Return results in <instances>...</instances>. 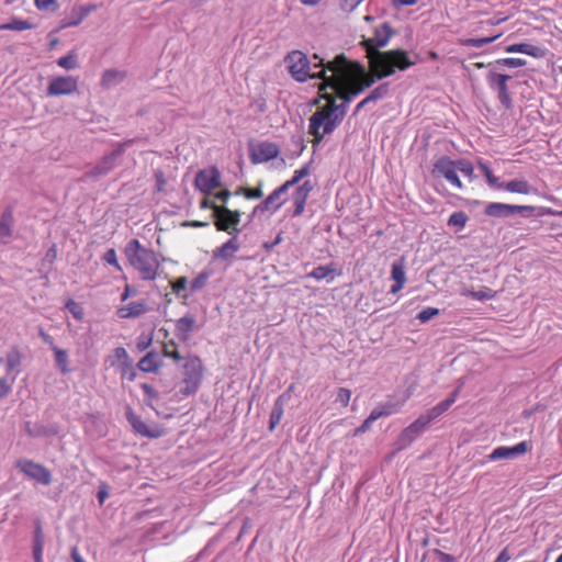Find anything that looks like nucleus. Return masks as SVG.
<instances>
[{"instance_id": "obj_38", "label": "nucleus", "mask_w": 562, "mask_h": 562, "mask_svg": "<svg viewBox=\"0 0 562 562\" xmlns=\"http://www.w3.org/2000/svg\"><path fill=\"white\" fill-rule=\"evenodd\" d=\"M411 394H412L411 392H407L406 396L401 402H396V403L386 402V403L380 404V407L384 412H387V416L395 414V413L400 412V409L404 405V403L411 397Z\"/></svg>"}, {"instance_id": "obj_33", "label": "nucleus", "mask_w": 562, "mask_h": 562, "mask_svg": "<svg viewBox=\"0 0 562 562\" xmlns=\"http://www.w3.org/2000/svg\"><path fill=\"white\" fill-rule=\"evenodd\" d=\"M469 221V216L465 212L459 211L453 212L448 218V226L462 231Z\"/></svg>"}, {"instance_id": "obj_39", "label": "nucleus", "mask_w": 562, "mask_h": 562, "mask_svg": "<svg viewBox=\"0 0 562 562\" xmlns=\"http://www.w3.org/2000/svg\"><path fill=\"white\" fill-rule=\"evenodd\" d=\"M310 173V168L304 166L294 171L291 179L286 180L284 183L291 189L296 186L304 177Z\"/></svg>"}, {"instance_id": "obj_11", "label": "nucleus", "mask_w": 562, "mask_h": 562, "mask_svg": "<svg viewBox=\"0 0 562 562\" xmlns=\"http://www.w3.org/2000/svg\"><path fill=\"white\" fill-rule=\"evenodd\" d=\"M16 468L29 479L35 482L48 485L52 481V474L42 464L35 463L27 459H22L16 462Z\"/></svg>"}, {"instance_id": "obj_59", "label": "nucleus", "mask_w": 562, "mask_h": 562, "mask_svg": "<svg viewBox=\"0 0 562 562\" xmlns=\"http://www.w3.org/2000/svg\"><path fill=\"white\" fill-rule=\"evenodd\" d=\"M372 423H373V422H372V420H370V418H369V417H368V418H366V419H364V422H363L359 427H357V428L355 429V431H353V436H358V435H360V434H363V432L368 431V430L370 429V427H371V424H372Z\"/></svg>"}, {"instance_id": "obj_32", "label": "nucleus", "mask_w": 562, "mask_h": 562, "mask_svg": "<svg viewBox=\"0 0 562 562\" xmlns=\"http://www.w3.org/2000/svg\"><path fill=\"white\" fill-rule=\"evenodd\" d=\"M476 164L480 170L483 172L484 177L486 178L488 186L499 190V186L503 184V182H499V179L493 175V171L491 170L487 162H485L482 159H479Z\"/></svg>"}, {"instance_id": "obj_58", "label": "nucleus", "mask_w": 562, "mask_h": 562, "mask_svg": "<svg viewBox=\"0 0 562 562\" xmlns=\"http://www.w3.org/2000/svg\"><path fill=\"white\" fill-rule=\"evenodd\" d=\"M221 206L222 205H217L214 201H211L209 198H204L200 203L201 209H210L213 211V217L215 216V209Z\"/></svg>"}, {"instance_id": "obj_22", "label": "nucleus", "mask_w": 562, "mask_h": 562, "mask_svg": "<svg viewBox=\"0 0 562 562\" xmlns=\"http://www.w3.org/2000/svg\"><path fill=\"white\" fill-rule=\"evenodd\" d=\"M161 366L162 360L154 350L147 352L137 363V368L145 373H156Z\"/></svg>"}, {"instance_id": "obj_41", "label": "nucleus", "mask_w": 562, "mask_h": 562, "mask_svg": "<svg viewBox=\"0 0 562 562\" xmlns=\"http://www.w3.org/2000/svg\"><path fill=\"white\" fill-rule=\"evenodd\" d=\"M458 168L459 172H461L463 176L468 177L469 179H473L474 167L471 161L467 159H458Z\"/></svg>"}, {"instance_id": "obj_51", "label": "nucleus", "mask_w": 562, "mask_h": 562, "mask_svg": "<svg viewBox=\"0 0 562 562\" xmlns=\"http://www.w3.org/2000/svg\"><path fill=\"white\" fill-rule=\"evenodd\" d=\"M187 285H188V279L186 277H180L175 282H172L171 288H172V291L179 295L181 293V291L187 289Z\"/></svg>"}, {"instance_id": "obj_24", "label": "nucleus", "mask_w": 562, "mask_h": 562, "mask_svg": "<svg viewBox=\"0 0 562 562\" xmlns=\"http://www.w3.org/2000/svg\"><path fill=\"white\" fill-rule=\"evenodd\" d=\"M146 311L147 304L142 300L119 307L116 313L120 318H134L143 315Z\"/></svg>"}, {"instance_id": "obj_27", "label": "nucleus", "mask_w": 562, "mask_h": 562, "mask_svg": "<svg viewBox=\"0 0 562 562\" xmlns=\"http://www.w3.org/2000/svg\"><path fill=\"white\" fill-rule=\"evenodd\" d=\"M499 190L525 195H528L532 192L531 186L524 179H514L508 182H503V184L499 186Z\"/></svg>"}, {"instance_id": "obj_40", "label": "nucleus", "mask_w": 562, "mask_h": 562, "mask_svg": "<svg viewBox=\"0 0 562 562\" xmlns=\"http://www.w3.org/2000/svg\"><path fill=\"white\" fill-rule=\"evenodd\" d=\"M333 272H334V269L330 266H318L313 269V271L308 274V277H311L315 280H323Z\"/></svg>"}, {"instance_id": "obj_17", "label": "nucleus", "mask_w": 562, "mask_h": 562, "mask_svg": "<svg viewBox=\"0 0 562 562\" xmlns=\"http://www.w3.org/2000/svg\"><path fill=\"white\" fill-rule=\"evenodd\" d=\"M313 189V183L307 180L294 190L291 196L292 203L294 205L293 216H300L303 214L306 201Z\"/></svg>"}, {"instance_id": "obj_35", "label": "nucleus", "mask_w": 562, "mask_h": 562, "mask_svg": "<svg viewBox=\"0 0 562 562\" xmlns=\"http://www.w3.org/2000/svg\"><path fill=\"white\" fill-rule=\"evenodd\" d=\"M33 29V24L29 21L21 20V19H12L10 22L1 24L0 31L2 30H10V31H25Z\"/></svg>"}, {"instance_id": "obj_20", "label": "nucleus", "mask_w": 562, "mask_h": 562, "mask_svg": "<svg viewBox=\"0 0 562 562\" xmlns=\"http://www.w3.org/2000/svg\"><path fill=\"white\" fill-rule=\"evenodd\" d=\"M14 216L12 207H7L0 217V241L9 243L13 234Z\"/></svg>"}, {"instance_id": "obj_61", "label": "nucleus", "mask_w": 562, "mask_h": 562, "mask_svg": "<svg viewBox=\"0 0 562 562\" xmlns=\"http://www.w3.org/2000/svg\"><path fill=\"white\" fill-rule=\"evenodd\" d=\"M232 193L229 190L225 189V190H222L220 192H217L214 198L223 203H227L229 198H231Z\"/></svg>"}, {"instance_id": "obj_9", "label": "nucleus", "mask_w": 562, "mask_h": 562, "mask_svg": "<svg viewBox=\"0 0 562 562\" xmlns=\"http://www.w3.org/2000/svg\"><path fill=\"white\" fill-rule=\"evenodd\" d=\"M126 419L131 424L133 430L142 437L157 439L165 435V429L162 427L156 424L148 425L131 407H127L126 409Z\"/></svg>"}, {"instance_id": "obj_8", "label": "nucleus", "mask_w": 562, "mask_h": 562, "mask_svg": "<svg viewBox=\"0 0 562 562\" xmlns=\"http://www.w3.org/2000/svg\"><path fill=\"white\" fill-rule=\"evenodd\" d=\"M241 212L238 210H231L223 205L215 209L214 225L217 231L226 232L228 234L238 233V225L240 223Z\"/></svg>"}, {"instance_id": "obj_57", "label": "nucleus", "mask_w": 562, "mask_h": 562, "mask_svg": "<svg viewBox=\"0 0 562 562\" xmlns=\"http://www.w3.org/2000/svg\"><path fill=\"white\" fill-rule=\"evenodd\" d=\"M386 416H387V412H384L379 405L372 409V412L370 413V415L368 417L370 418V420L375 422L376 419H379L381 417H386Z\"/></svg>"}, {"instance_id": "obj_53", "label": "nucleus", "mask_w": 562, "mask_h": 562, "mask_svg": "<svg viewBox=\"0 0 562 562\" xmlns=\"http://www.w3.org/2000/svg\"><path fill=\"white\" fill-rule=\"evenodd\" d=\"M363 0H340V7L346 12H352Z\"/></svg>"}, {"instance_id": "obj_12", "label": "nucleus", "mask_w": 562, "mask_h": 562, "mask_svg": "<svg viewBox=\"0 0 562 562\" xmlns=\"http://www.w3.org/2000/svg\"><path fill=\"white\" fill-rule=\"evenodd\" d=\"M289 189L290 188L285 183L278 187L261 203H259L255 207L254 212H277L286 202V193Z\"/></svg>"}, {"instance_id": "obj_25", "label": "nucleus", "mask_w": 562, "mask_h": 562, "mask_svg": "<svg viewBox=\"0 0 562 562\" xmlns=\"http://www.w3.org/2000/svg\"><path fill=\"white\" fill-rule=\"evenodd\" d=\"M194 325H195V321L192 316L187 315V316L179 318L176 322V329H175L176 336L180 340L187 341L189 339L190 333L194 328Z\"/></svg>"}, {"instance_id": "obj_46", "label": "nucleus", "mask_w": 562, "mask_h": 562, "mask_svg": "<svg viewBox=\"0 0 562 562\" xmlns=\"http://www.w3.org/2000/svg\"><path fill=\"white\" fill-rule=\"evenodd\" d=\"M387 93H389V86L381 85V86L376 87L374 90H372L370 92V94L368 95V98H369L370 102L376 101L379 99L384 98Z\"/></svg>"}, {"instance_id": "obj_63", "label": "nucleus", "mask_w": 562, "mask_h": 562, "mask_svg": "<svg viewBox=\"0 0 562 562\" xmlns=\"http://www.w3.org/2000/svg\"><path fill=\"white\" fill-rule=\"evenodd\" d=\"M135 293H136V291L130 284H126L124 286V291H123V293L121 295V300L122 301H126L131 296L135 295Z\"/></svg>"}, {"instance_id": "obj_48", "label": "nucleus", "mask_w": 562, "mask_h": 562, "mask_svg": "<svg viewBox=\"0 0 562 562\" xmlns=\"http://www.w3.org/2000/svg\"><path fill=\"white\" fill-rule=\"evenodd\" d=\"M209 279V274L206 272L200 273L192 282H191V290L198 291L205 286Z\"/></svg>"}, {"instance_id": "obj_64", "label": "nucleus", "mask_w": 562, "mask_h": 562, "mask_svg": "<svg viewBox=\"0 0 562 562\" xmlns=\"http://www.w3.org/2000/svg\"><path fill=\"white\" fill-rule=\"evenodd\" d=\"M8 370H12L20 364V358L18 356L8 357Z\"/></svg>"}, {"instance_id": "obj_3", "label": "nucleus", "mask_w": 562, "mask_h": 562, "mask_svg": "<svg viewBox=\"0 0 562 562\" xmlns=\"http://www.w3.org/2000/svg\"><path fill=\"white\" fill-rule=\"evenodd\" d=\"M412 58L409 52L401 48L374 52V55L368 59L369 72L362 68L364 75L370 76L372 83L374 79H383L393 76L396 71H406L417 64L418 55Z\"/></svg>"}, {"instance_id": "obj_56", "label": "nucleus", "mask_w": 562, "mask_h": 562, "mask_svg": "<svg viewBox=\"0 0 562 562\" xmlns=\"http://www.w3.org/2000/svg\"><path fill=\"white\" fill-rule=\"evenodd\" d=\"M434 554L437 555L441 562H458L453 555L446 553L439 549H435Z\"/></svg>"}, {"instance_id": "obj_21", "label": "nucleus", "mask_w": 562, "mask_h": 562, "mask_svg": "<svg viewBox=\"0 0 562 562\" xmlns=\"http://www.w3.org/2000/svg\"><path fill=\"white\" fill-rule=\"evenodd\" d=\"M239 243L238 238L236 236H233L229 238L226 243H224L222 246L217 247L213 251V258L214 259H222V260H232L236 252L239 250Z\"/></svg>"}, {"instance_id": "obj_44", "label": "nucleus", "mask_w": 562, "mask_h": 562, "mask_svg": "<svg viewBox=\"0 0 562 562\" xmlns=\"http://www.w3.org/2000/svg\"><path fill=\"white\" fill-rule=\"evenodd\" d=\"M439 314V310L436 308V307H427L425 310H423L422 312L418 313L417 315V319L420 322V323H427L428 321H430L432 317L437 316Z\"/></svg>"}, {"instance_id": "obj_13", "label": "nucleus", "mask_w": 562, "mask_h": 562, "mask_svg": "<svg viewBox=\"0 0 562 562\" xmlns=\"http://www.w3.org/2000/svg\"><path fill=\"white\" fill-rule=\"evenodd\" d=\"M430 423L426 414L420 415L415 422L402 430L397 439L398 448L403 449L409 446Z\"/></svg>"}, {"instance_id": "obj_6", "label": "nucleus", "mask_w": 562, "mask_h": 562, "mask_svg": "<svg viewBox=\"0 0 562 562\" xmlns=\"http://www.w3.org/2000/svg\"><path fill=\"white\" fill-rule=\"evenodd\" d=\"M458 160H452L447 156H442L434 164L431 173L435 178H443L454 188L462 190L464 188L460 180Z\"/></svg>"}, {"instance_id": "obj_47", "label": "nucleus", "mask_w": 562, "mask_h": 562, "mask_svg": "<svg viewBox=\"0 0 562 562\" xmlns=\"http://www.w3.org/2000/svg\"><path fill=\"white\" fill-rule=\"evenodd\" d=\"M35 5L42 11H55L58 8L56 0H35Z\"/></svg>"}, {"instance_id": "obj_45", "label": "nucleus", "mask_w": 562, "mask_h": 562, "mask_svg": "<svg viewBox=\"0 0 562 562\" xmlns=\"http://www.w3.org/2000/svg\"><path fill=\"white\" fill-rule=\"evenodd\" d=\"M53 350L55 352V359L57 366L60 368L63 372H67L66 363H67V353L64 350H60L57 347H53Z\"/></svg>"}, {"instance_id": "obj_60", "label": "nucleus", "mask_w": 562, "mask_h": 562, "mask_svg": "<svg viewBox=\"0 0 562 562\" xmlns=\"http://www.w3.org/2000/svg\"><path fill=\"white\" fill-rule=\"evenodd\" d=\"M526 44L527 43L512 44V45L507 46L505 50L507 53H521V54H525Z\"/></svg>"}, {"instance_id": "obj_16", "label": "nucleus", "mask_w": 562, "mask_h": 562, "mask_svg": "<svg viewBox=\"0 0 562 562\" xmlns=\"http://www.w3.org/2000/svg\"><path fill=\"white\" fill-rule=\"evenodd\" d=\"M530 450L528 441H521L513 447L501 446L495 448L488 456L490 461H496L501 459H513L517 456L527 453Z\"/></svg>"}, {"instance_id": "obj_4", "label": "nucleus", "mask_w": 562, "mask_h": 562, "mask_svg": "<svg viewBox=\"0 0 562 562\" xmlns=\"http://www.w3.org/2000/svg\"><path fill=\"white\" fill-rule=\"evenodd\" d=\"M124 254L142 280L154 281L157 279L161 261L155 250L144 247L138 239L134 238L126 244Z\"/></svg>"}, {"instance_id": "obj_28", "label": "nucleus", "mask_w": 562, "mask_h": 562, "mask_svg": "<svg viewBox=\"0 0 562 562\" xmlns=\"http://www.w3.org/2000/svg\"><path fill=\"white\" fill-rule=\"evenodd\" d=\"M460 293L463 296H469V297H472L473 300L481 301V302L493 300L497 295V292L492 290L488 286H481V289L476 290V291L469 290V289H462Z\"/></svg>"}, {"instance_id": "obj_49", "label": "nucleus", "mask_w": 562, "mask_h": 562, "mask_svg": "<svg viewBox=\"0 0 562 562\" xmlns=\"http://www.w3.org/2000/svg\"><path fill=\"white\" fill-rule=\"evenodd\" d=\"M350 398H351V391L349 389H346V387H340L337 392V401L342 405V406H348L349 402H350Z\"/></svg>"}, {"instance_id": "obj_5", "label": "nucleus", "mask_w": 562, "mask_h": 562, "mask_svg": "<svg viewBox=\"0 0 562 562\" xmlns=\"http://www.w3.org/2000/svg\"><path fill=\"white\" fill-rule=\"evenodd\" d=\"M394 34L393 29L386 22L380 24L374 29L372 37H363L360 45L366 49L368 59L374 55V52H381L380 48L385 47Z\"/></svg>"}, {"instance_id": "obj_30", "label": "nucleus", "mask_w": 562, "mask_h": 562, "mask_svg": "<svg viewBox=\"0 0 562 562\" xmlns=\"http://www.w3.org/2000/svg\"><path fill=\"white\" fill-rule=\"evenodd\" d=\"M126 77L124 71L110 69L106 70L102 76V86L105 88H111L122 82Z\"/></svg>"}, {"instance_id": "obj_23", "label": "nucleus", "mask_w": 562, "mask_h": 562, "mask_svg": "<svg viewBox=\"0 0 562 562\" xmlns=\"http://www.w3.org/2000/svg\"><path fill=\"white\" fill-rule=\"evenodd\" d=\"M461 386H458L445 401L440 402L436 406L431 407L426 412L427 417L430 419V422L435 420L439 416H441L443 413H446L451 405L457 401L459 393H460Z\"/></svg>"}, {"instance_id": "obj_43", "label": "nucleus", "mask_w": 562, "mask_h": 562, "mask_svg": "<svg viewBox=\"0 0 562 562\" xmlns=\"http://www.w3.org/2000/svg\"><path fill=\"white\" fill-rule=\"evenodd\" d=\"M113 356L120 364L126 367L130 364L128 353L124 347H116L113 351Z\"/></svg>"}, {"instance_id": "obj_62", "label": "nucleus", "mask_w": 562, "mask_h": 562, "mask_svg": "<svg viewBox=\"0 0 562 562\" xmlns=\"http://www.w3.org/2000/svg\"><path fill=\"white\" fill-rule=\"evenodd\" d=\"M512 559L508 548H504L495 562H508Z\"/></svg>"}, {"instance_id": "obj_2", "label": "nucleus", "mask_w": 562, "mask_h": 562, "mask_svg": "<svg viewBox=\"0 0 562 562\" xmlns=\"http://www.w3.org/2000/svg\"><path fill=\"white\" fill-rule=\"evenodd\" d=\"M321 98L326 101L322 106L312 114L308 122V134L314 138L313 146L318 145L325 135L333 133L336 127L341 123L346 113L349 102L340 99L342 102L337 104L336 99L339 98L334 90L328 92L319 91Z\"/></svg>"}, {"instance_id": "obj_14", "label": "nucleus", "mask_w": 562, "mask_h": 562, "mask_svg": "<svg viewBox=\"0 0 562 562\" xmlns=\"http://www.w3.org/2000/svg\"><path fill=\"white\" fill-rule=\"evenodd\" d=\"M537 210L532 205H512L499 202L488 203L484 210L485 215L491 217H508L515 213H532Z\"/></svg>"}, {"instance_id": "obj_52", "label": "nucleus", "mask_w": 562, "mask_h": 562, "mask_svg": "<svg viewBox=\"0 0 562 562\" xmlns=\"http://www.w3.org/2000/svg\"><path fill=\"white\" fill-rule=\"evenodd\" d=\"M145 396L149 400V401H155L158 398L159 394L158 392L148 383H143L140 385Z\"/></svg>"}, {"instance_id": "obj_34", "label": "nucleus", "mask_w": 562, "mask_h": 562, "mask_svg": "<svg viewBox=\"0 0 562 562\" xmlns=\"http://www.w3.org/2000/svg\"><path fill=\"white\" fill-rule=\"evenodd\" d=\"M502 34H497L490 37H482V38H461L459 40V44L462 46L468 47H483L486 44H490L494 41H496L498 37H501Z\"/></svg>"}, {"instance_id": "obj_55", "label": "nucleus", "mask_w": 562, "mask_h": 562, "mask_svg": "<svg viewBox=\"0 0 562 562\" xmlns=\"http://www.w3.org/2000/svg\"><path fill=\"white\" fill-rule=\"evenodd\" d=\"M525 54L536 58L542 57L543 55L542 50L538 46L528 43L526 44Z\"/></svg>"}, {"instance_id": "obj_10", "label": "nucleus", "mask_w": 562, "mask_h": 562, "mask_svg": "<svg viewBox=\"0 0 562 562\" xmlns=\"http://www.w3.org/2000/svg\"><path fill=\"white\" fill-rule=\"evenodd\" d=\"M510 79V76L496 71H490L486 75V81L490 89L497 92L499 102L507 109L512 106V97L507 85L508 80Z\"/></svg>"}, {"instance_id": "obj_36", "label": "nucleus", "mask_w": 562, "mask_h": 562, "mask_svg": "<svg viewBox=\"0 0 562 562\" xmlns=\"http://www.w3.org/2000/svg\"><path fill=\"white\" fill-rule=\"evenodd\" d=\"M526 64H527V61L522 58L507 57V58H499L495 61L488 63V66H495V67L505 66V67H509V68H518V67L526 66Z\"/></svg>"}, {"instance_id": "obj_15", "label": "nucleus", "mask_w": 562, "mask_h": 562, "mask_svg": "<svg viewBox=\"0 0 562 562\" xmlns=\"http://www.w3.org/2000/svg\"><path fill=\"white\" fill-rule=\"evenodd\" d=\"M195 187L203 193L210 194L221 186V175L216 167H210L198 172Z\"/></svg>"}, {"instance_id": "obj_18", "label": "nucleus", "mask_w": 562, "mask_h": 562, "mask_svg": "<svg viewBox=\"0 0 562 562\" xmlns=\"http://www.w3.org/2000/svg\"><path fill=\"white\" fill-rule=\"evenodd\" d=\"M280 154L279 146L271 142H262L251 153L254 164L266 162L277 158Z\"/></svg>"}, {"instance_id": "obj_1", "label": "nucleus", "mask_w": 562, "mask_h": 562, "mask_svg": "<svg viewBox=\"0 0 562 562\" xmlns=\"http://www.w3.org/2000/svg\"><path fill=\"white\" fill-rule=\"evenodd\" d=\"M284 63L294 80L305 82L322 79L319 91L334 90L339 99L347 102L372 86L371 77L364 75L360 64L349 61L342 54L325 63L316 54L310 59L305 53L296 49L285 56Z\"/></svg>"}, {"instance_id": "obj_54", "label": "nucleus", "mask_w": 562, "mask_h": 562, "mask_svg": "<svg viewBox=\"0 0 562 562\" xmlns=\"http://www.w3.org/2000/svg\"><path fill=\"white\" fill-rule=\"evenodd\" d=\"M12 390L11 384L5 378H0V400L7 397Z\"/></svg>"}, {"instance_id": "obj_42", "label": "nucleus", "mask_w": 562, "mask_h": 562, "mask_svg": "<svg viewBox=\"0 0 562 562\" xmlns=\"http://www.w3.org/2000/svg\"><path fill=\"white\" fill-rule=\"evenodd\" d=\"M103 260L113 266L117 271H121L122 270V267L117 260V256H116V251L114 248H110L108 249L104 255H103Z\"/></svg>"}, {"instance_id": "obj_19", "label": "nucleus", "mask_w": 562, "mask_h": 562, "mask_svg": "<svg viewBox=\"0 0 562 562\" xmlns=\"http://www.w3.org/2000/svg\"><path fill=\"white\" fill-rule=\"evenodd\" d=\"M391 277L394 284H392L390 292L392 294H397L406 283V272L403 259L392 263Z\"/></svg>"}, {"instance_id": "obj_7", "label": "nucleus", "mask_w": 562, "mask_h": 562, "mask_svg": "<svg viewBox=\"0 0 562 562\" xmlns=\"http://www.w3.org/2000/svg\"><path fill=\"white\" fill-rule=\"evenodd\" d=\"M203 364L198 357H189L184 363V389L181 391L184 395L196 392L202 381Z\"/></svg>"}, {"instance_id": "obj_26", "label": "nucleus", "mask_w": 562, "mask_h": 562, "mask_svg": "<svg viewBox=\"0 0 562 562\" xmlns=\"http://www.w3.org/2000/svg\"><path fill=\"white\" fill-rule=\"evenodd\" d=\"M70 93V79L57 77L52 79L47 88V95L57 97Z\"/></svg>"}, {"instance_id": "obj_31", "label": "nucleus", "mask_w": 562, "mask_h": 562, "mask_svg": "<svg viewBox=\"0 0 562 562\" xmlns=\"http://www.w3.org/2000/svg\"><path fill=\"white\" fill-rule=\"evenodd\" d=\"M284 395H281L277 398L273 409L270 414V420H269V428L270 430H273L277 425L281 422V418L283 416V400Z\"/></svg>"}, {"instance_id": "obj_50", "label": "nucleus", "mask_w": 562, "mask_h": 562, "mask_svg": "<svg viewBox=\"0 0 562 562\" xmlns=\"http://www.w3.org/2000/svg\"><path fill=\"white\" fill-rule=\"evenodd\" d=\"M262 183L260 182L256 188H247L245 198L248 200H256L262 198Z\"/></svg>"}, {"instance_id": "obj_37", "label": "nucleus", "mask_w": 562, "mask_h": 562, "mask_svg": "<svg viewBox=\"0 0 562 562\" xmlns=\"http://www.w3.org/2000/svg\"><path fill=\"white\" fill-rule=\"evenodd\" d=\"M162 355L167 358H171L175 361L183 359L178 350V345L175 340L170 339L162 345Z\"/></svg>"}, {"instance_id": "obj_29", "label": "nucleus", "mask_w": 562, "mask_h": 562, "mask_svg": "<svg viewBox=\"0 0 562 562\" xmlns=\"http://www.w3.org/2000/svg\"><path fill=\"white\" fill-rule=\"evenodd\" d=\"M43 547H44V535H43V530H42V525L40 521H36L34 543H33V555H34L35 562H43V560H42Z\"/></svg>"}]
</instances>
